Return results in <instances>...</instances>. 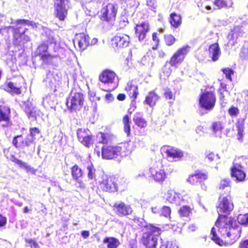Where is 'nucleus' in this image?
Returning a JSON list of instances; mask_svg holds the SVG:
<instances>
[{"instance_id":"obj_1","label":"nucleus","mask_w":248,"mask_h":248,"mask_svg":"<svg viewBox=\"0 0 248 248\" xmlns=\"http://www.w3.org/2000/svg\"><path fill=\"white\" fill-rule=\"evenodd\" d=\"M228 215L219 213L215 223L222 239L217 236L215 227L211 230V239L220 246L232 245L241 237V228L236 224L233 217Z\"/></svg>"},{"instance_id":"obj_2","label":"nucleus","mask_w":248,"mask_h":248,"mask_svg":"<svg viewBox=\"0 0 248 248\" xmlns=\"http://www.w3.org/2000/svg\"><path fill=\"white\" fill-rule=\"evenodd\" d=\"M162 232L161 228L151 223L147 224L142 229L140 243L145 248H156L158 238Z\"/></svg>"},{"instance_id":"obj_3","label":"nucleus","mask_w":248,"mask_h":248,"mask_svg":"<svg viewBox=\"0 0 248 248\" xmlns=\"http://www.w3.org/2000/svg\"><path fill=\"white\" fill-rule=\"evenodd\" d=\"M132 152L130 145L127 142L121 143L118 145H104L101 148L102 158L113 160L119 156H126Z\"/></svg>"},{"instance_id":"obj_4","label":"nucleus","mask_w":248,"mask_h":248,"mask_svg":"<svg viewBox=\"0 0 248 248\" xmlns=\"http://www.w3.org/2000/svg\"><path fill=\"white\" fill-rule=\"evenodd\" d=\"M57 41L53 37H49L46 41V43H42L37 47L35 53L36 56L39 57L40 60L46 64H49L53 59L60 58L61 55L58 51L57 54H51L48 52V45H56Z\"/></svg>"},{"instance_id":"obj_5","label":"nucleus","mask_w":248,"mask_h":248,"mask_svg":"<svg viewBox=\"0 0 248 248\" xmlns=\"http://www.w3.org/2000/svg\"><path fill=\"white\" fill-rule=\"evenodd\" d=\"M16 26H14L13 33V42L16 45L19 46L21 43H26L31 41L30 37L26 34L28 29L26 28L21 31V26L18 25H28L32 26L33 22L28 19H18L15 22Z\"/></svg>"},{"instance_id":"obj_6","label":"nucleus","mask_w":248,"mask_h":248,"mask_svg":"<svg viewBox=\"0 0 248 248\" xmlns=\"http://www.w3.org/2000/svg\"><path fill=\"white\" fill-rule=\"evenodd\" d=\"M84 101L85 96L82 93L73 90L67 98L66 104L70 112H76L81 109Z\"/></svg>"},{"instance_id":"obj_7","label":"nucleus","mask_w":248,"mask_h":248,"mask_svg":"<svg viewBox=\"0 0 248 248\" xmlns=\"http://www.w3.org/2000/svg\"><path fill=\"white\" fill-rule=\"evenodd\" d=\"M117 11L118 9L115 4L110 2L103 4L99 12V17L103 22L112 24L116 19Z\"/></svg>"},{"instance_id":"obj_8","label":"nucleus","mask_w":248,"mask_h":248,"mask_svg":"<svg viewBox=\"0 0 248 248\" xmlns=\"http://www.w3.org/2000/svg\"><path fill=\"white\" fill-rule=\"evenodd\" d=\"M245 159H246L242 157H238L232 163L230 168V175L237 182H244L246 180V173L243 166V162Z\"/></svg>"},{"instance_id":"obj_9","label":"nucleus","mask_w":248,"mask_h":248,"mask_svg":"<svg viewBox=\"0 0 248 248\" xmlns=\"http://www.w3.org/2000/svg\"><path fill=\"white\" fill-rule=\"evenodd\" d=\"M216 100L215 92L206 91L201 94L199 104L200 106L205 110H212L215 108Z\"/></svg>"},{"instance_id":"obj_10","label":"nucleus","mask_w":248,"mask_h":248,"mask_svg":"<svg viewBox=\"0 0 248 248\" xmlns=\"http://www.w3.org/2000/svg\"><path fill=\"white\" fill-rule=\"evenodd\" d=\"M231 190L229 194L222 198H219L218 204L217 206L218 213H223L225 215H230L234 209V205L232 201V197L230 194Z\"/></svg>"},{"instance_id":"obj_11","label":"nucleus","mask_w":248,"mask_h":248,"mask_svg":"<svg viewBox=\"0 0 248 248\" xmlns=\"http://www.w3.org/2000/svg\"><path fill=\"white\" fill-rule=\"evenodd\" d=\"M188 46H184L178 49L171 56L169 63L171 66L178 68L183 62L189 51Z\"/></svg>"},{"instance_id":"obj_12","label":"nucleus","mask_w":248,"mask_h":248,"mask_svg":"<svg viewBox=\"0 0 248 248\" xmlns=\"http://www.w3.org/2000/svg\"><path fill=\"white\" fill-rule=\"evenodd\" d=\"M98 189L99 191L114 193L118 190L117 184L114 177L106 176L99 183Z\"/></svg>"},{"instance_id":"obj_13","label":"nucleus","mask_w":248,"mask_h":248,"mask_svg":"<svg viewBox=\"0 0 248 248\" xmlns=\"http://www.w3.org/2000/svg\"><path fill=\"white\" fill-rule=\"evenodd\" d=\"M78 140L84 146L90 148L94 143L93 136L88 128H79L77 132Z\"/></svg>"},{"instance_id":"obj_14","label":"nucleus","mask_w":248,"mask_h":248,"mask_svg":"<svg viewBox=\"0 0 248 248\" xmlns=\"http://www.w3.org/2000/svg\"><path fill=\"white\" fill-rule=\"evenodd\" d=\"M12 144L16 148L21 149L26 147L29 148L31 145H33V150H34L35 142L33 141V139H30L29 135L24 137L22 134H20L13 137Z\"/></svg>"},{"instance_id":"obj_15","label":"nucleus","mask_w":248,"mask_h":248,"mask_svg":"<svg viewBox=\"0 0 248 248\" xmlns=\"http://www.w3.org/2000/svg\"><path fill=\"white\" fill-rule=\"evenodd\" d=\"M208 179V174L207 172L197 170L195 171L194 173L189 175L187 179V181L193 185L199 183L202 188L205 189L206 186H205L204 182Z\"/></svg>"},{"instance_id":"obj_16","label":"nucleus","mask_w":248,"mask_h":248,"mask_svg":"<svg viewBox=\"0 0 248 248\" xmlns=\"http://www.w3.org/2000/svg\"><path fill=\"white\" fill-rule=\"evenodd\" d=\"M112 208L115 214L120 217H127L131 215L133 210L130 205L126 204L124 202H115L112 205Z\"/></svg>"},{"instance_id":"obj_17","label":"nucleus","mask_w":248,"mask_h":248,"mask_svg":"<svg viewBox=\"0 0 248 248\" xmlns=\"http://www.w3.org/2000/svg\"><path fill=\"white\" fill-rule=\"evenodd\" d=\"M129 42V36L126 34L120 32L117 33L111 39L112 46L117 49L127 47Z\"/></svg>"},{"instance_id":"obj_18","label":"nucleus","mask_w":248,"mask_h":248,"mask_svg":"<svg viewBox=\"0 0 248 248\" xmlns=\"http://www.w3.org/2000/svg\"><path fill=\"white\" fill-rule=\"evenodd\" d=\"M23 81L22 78L19 77L15 81L8 82L6 84V92L12 95L20 94L22 88L21 84L23 83Z\"/></svg>"},{"instance_id":"obj_19","label":"nucleus","mask_w":248,"mask_h":248,"mask_svg":"<svg viewBox=\"0 0 248 248\" xmlns=\"http://www.w3.org/2000/svg\"><path fill=\"white\" fill-rule=\"evenodd\" d=\"M71 176L73 180L80 187H84L83 179L84 178V172L82 168L77 164H74L70 168Z\"/></svg>"},{"instance_id":"obj_20","label":"nucleus","mask_w":248,"mask_h":248,"mask_svg":"<svg viewBox=\"0 0 248 248\" xmlns=\"http://www.w3.org/2000/svg\"><path fill=\"white\" fill-rule=\"evenodd\" d=\"M135 34L140 41L143 40L150 31V25L148 22L144 21L137 24L135 27Z\"/></svg>"},{"instance_id":"obj_21","label":"nucleus","mask_w":248,"mask_h":248,"mask_svg":"<svg viewBox=\"0 0 248 248\" xmlns=\"http://www.w3.org/2000/svg\"><path fill=\"white\" fill-rule=\"evenodd\" d=\"M75 42L77 43L78 47L82 50L92 45V41L89 35L83 32L76 34Z\"/></svg>"},{"instance_id":"obj_22","label":"nucleus","mask_w":248,"mask_h":248,"mask_svg":"<svg viewBox=\"0 0 248 248\" xmlns=\"http://www.w3.org/2000/svg\"><path fill=\"white\" fill-rule=\"evenodd\" d=\"M117 78L116 74L113 71L106 69L104 70L99 75V80L104 83H112Z\"/></svg>"},{"instance_id":"obj_23","label":"nucleus","mask_w":248,"mask_h":248,"mask_svg":"<svg viewBox=\"0 0 248 248\" xmlns=\"http://www.w3.org/2000/svg\"><path fill=\"white\" fill-rule=\"evenodd\" d=\"M11 110L10 108L5 105H0V122H5L7 126L12 125L10 121Z\"/></svg>"},{"instance_id":"obj_24","label":"nucleus","mask_w":248,"mask_h":248,"mask_svg":"<svg viewBox=\"0 0 248 248\" xmlns=\"http://www.w3.org/2000/svg\"><path fill=\"white\" fill-rule=\"evenodd\" d=\"M125 90L130 98L135 101L139 94L138 87L132 81L127 82Z\"/></svg>"},{"instance_id":"obj_25","label":"nucleus","mask_w":248,"mask_h":248,"mask_svg":"<svg viewBox=\"0 0 248 248\" xmlns=\"http://www.w3.org/2000/svg\"><path fill=\"white\" fill-rule=\"evenodd\" d=\"M11 161L17 164L20 168L25 169L28 173L35 174L37 171V169L32 167L27 163L24 162L22 160L17 158L14 155L12 156Z\"/></svg>"},{"instance_id":"obj_26","label":"nucleus","mask_w":248,"mask_h":248,"mask_svg":"<svg viewBox=\"0 0 248 248\" xmlns=\"http://www.w3.org/2000/svg\"><path fill=\"white\" fill-rule=\"evenodd\" d=\"M159 98L160 96L156 92L155 90H152L148 92L144 102L146 105L153 107L156 105Z\"/></svg>"},{"instance_id":"obj_27","label":"nucleus","mask_w":248,"mask_h":248,"mask_svg":"<svg viewBox=\"0 0 248 248\" xmlns=\"http://www.w3.org/2000/svg\"><path fill=\"white\" fill-rule=\"evenodd\" d=\"M227 85L224 83L221 82L219 85V87L218 89V92L219 93V100L220 105L222 107L226 106L227 102L225 99V93L230 95V92L227 90Z\"/></svg>"},{"instance_id":"obj_28","label":"nucleus","mask_w":248,"mask_h":248,"mask_svg":"<svg viewBox=\"0 0 248 248\" xmlns=\"http://www.w3.org/2000/svg\"><path fill=\"white\" fill-rule=\"evenodd\" d=\"M182 16L181 14L172 12L170 15L169 23L174 28H178L182 24Z\"/></svg>"},{"instance_id":"obj_29","label":"nucleus","mask_w":248,"mask_h":248,"mask_svg":"<svg viewBox=\"0 0 248 248\" xmlns=\"http://www.w3.org/2000/svg\"><path fill=\"white\" fill-rule=\"evenodd\" d=\"M208 52L211 56L212 61L216 62L218 60L220 55V50L218 43L216 42L211 45L209 47Z\"/></svg>"},{"instance_id":"obj_30","label":"nucleus","mask_w":248,"mask_h":248,"mask_svg":"<svg viewBox=\"0 0 248 248\" xmlns=\"http://www.w3.org/2000/svg\"><path fill=\"white\" fill-rule=\"evenodd\" d=\"M55 14L57 17L61 21H63L66 17L67 10L65 5H60L58 4H54Z\"/></svg>"},{"instance_id":"obj_31","label":"nucleus","mask_w":248,"mask_h":248,"mask_svg":"<svg viewBox=\"0 0 248 248\" xmlns=\"http://www.w3.org/2000/svg\"><path fill=\"white\" fill-rule=\"evenodd\" d=\"M245 119L242 118L237 120L236 126L237 131V139L240 142L244 140Z\"/></svg>"},{"instance_id":"obj_32","label":"nucleus","mask_w":248,"mask_h":248,"mask_svg":"<svg viewBox=\"0 0 248 248\" xmlns=\"http://www.w3.org/2000/svg\"><path fill=\"white\" fill-rule=\"evenodd\" d=\"M165 153L168 157L172 158L180 159L183 156L182 151L173 147L167 149Z\"/></svg>"},{"instance_id":"obj_33","label":"nucleus","mask_w":248,"mask_h":248,"mask_svg":"<svg viewBox=\"0 0 248 248\" xmlns=\"http://www.w3.org/2000/svg\"><path fill=\"white\" fill-rule=\"evenodd\" d=\"M103 243L107 244L108 248H117L120 245L119 240L113 237H106Z\"/></svg>"},{"instance_id":"obj_34","label":"nucleus","mask_w":248,"mask_h":248,"mask_svg":"<svg viewBox=\"0 0 248 248\" xmlns=\"http://www.w3.org/2000/svg\"><path fill=\"white\" fill-rule=\"evenodd\" d=\"M180 198V194L173 190H169L167 192L166 200L170 203H177Z\"/></svg>"},{"instance_id":"obj_35","label":"nucleus","mask_w":248,"mask_h":248,"mask_svg":"<svg viewBox=\"0 0 248 248\" xmlns=\"http://www.w3.org/2000/svg\"><path fill=\"white\" fill-rule=\"evenodd\" d=\"M24 111L27 114L28 118H36L37 113L35 108L31 104H28L25 105Z\"/></svg>"},{"instance_id":"obj_36","label":"nucleus","mask_w":248,"mask_h":248,"mask_svg":"<svg viewBox=\"0 0 248 248\" xmlns=\"http://www.w3.org/2000/svg\"><path fill=\"white\" fill-rule=\"evenodd\" d=\"M122 122L124 124V131L127 136H130L131 135V122L129 116L128 115H124L123 118Z\"/></svg>"},{"instance_id":"obj_37","label":"nucleus","mask_w":248,"mask_h":248,"mask_svg":"<svg viewBox=\"0 0 248 248\" xmlns=\"http://www.w3.org/2000/svg\"><path fill=\"white\" fill-rule=\"evenodd\" d=\"M14 26H3L0 28V34L5 38L8 39L11 36V32L13 33Z\"/></svg>"},{"instance_id":"obj_38","label":"nucleus","mask_w":248,"mask_h":248,"mask_svg":"<svg viewBox=\"0 0 248 248\" xmlns=\"http://www.w3.org/2000/svg\"><path fill=\"white\" fill-rule=\"evenodd\" d=\"M152 177L155 181L160 182L166 179L167 175L164 170H159L156 171L155 174H152Z\"/></svg>"},{"instance_id":"obj_39","label":"nucleus","mask_w":248,"mask_h":248,"mask_svg":"<svg viewBox=\"0 0 248 248\" xmlns=\"http://www.w3.org/2000/svg\"><path fill=\"white\" fill-rule=\"evenodd\" d=\"M191 212L192 209L188 205L183 206L178 210V213L181 217H188Z\"/></svg>"},{"instance_id":"obj_40","label":"nucleus","mask_w":248,"mask_h":248,"mask_svg":"<svg viewBox=\"0 0 248 248\" xmlns=\"http://www.w3.org/2000/svg\"><path fill=\"white\" fill-rule=\"evenodd\" d=\"M143 219L138 217H135L132 219L131 226L134 229H138L143 226Z\"/></svg>"},{"instance_id":"obj_41","label":"nucleus","mask_w":248,"mask_h":248,"mask_svg":"<svg viewBox=\"0 0 248 248\" xmlns=\"http://www.w3.org/2000/svg\"><path fill=\"white\" fill-rule=\"evenodd\" d=\"M135 124L140 128H143L147 126V122L143 118L137 117L133 119Z\"/></svg>"},{"instance_id":"obj_42","label":"nucleus","mask_w":248,"mask_h":248,"mask_svg":"<svg viewBox=\"0 0 248 248\" xmlns=\"http://www.w3.org/2000/svg\"><path fill=\"white\" fill-rule=\"evenodd\" d=\"M98 134L100 135L101 138V140L99 141V143L104 144V145L108 144L109 140L113 137V135L110 133L100 132Z\"/></svg>"},{"instance_id":"obj_43","label":"nucleus","mask_w":248,"mask_h":248,"mask_svg":"<svg viewBox=\"0 0 248 248\" xmlns=\"http://www.w3.org/2000/svg\"><path fill=\"white\" fill-rule=\"evenodd\" d=\"M164 40L166 45L168 46L173 45L176 41L174 36L171 34H165L164 35Z\"/></svg>"},{"instance_id":"obj_44","label":"nucleus","mask_w":248,"mask_h":248,"mask_svg":"<svg viewBox=\"0 0 248 248\" xmlns=\"http://www.w3.org/2000/svg\"><path fill=\"white\" fill-rule=\"evenodd\" d=\"M239 224L244 226H248V213L244 214H239L237 217Z\"/></svg>"},{"instance_id":"obj_45","label":"nucleus","mask_w":248,"mask_h":248,"mask_svg":"<svg viewBox=\"0 0 248 248\" xmlns=\"http://www.w3.org/2000/svg\"><path fill=\"white\" fill-rule=\"evenodd\" d=\"M163 95L166 100H171L174 101L175 99V93L173 92L170 88L164 89Z\"/></svg>"},{"instance_id":"obj_46","label":"nucleus","mask_w":248,"mask_h":248,"mask_svg":"<svg viewBox=\"0 0 248 248\" xmlns=\"http://www.w3.org/2000/svg\"><path fill=\"white\" fill-rule=\"evenodd\" d=\"M221 71L225 75L226 78L230 81H232V76L234 75V70L230 68L226 67L221 69Z\"/></svg>"},{"instance_id":"obj_47","label":"nucleus","mask_w":248,"mask_h":248,"mask_svg":"<svg viewBox=\"0 0 248 248\" xmlns=\"http://www.w3.org/2000/svg\"><path fill=\"white\" fill-rule=\"evenodd\" d=\"M231 181L230 178L222 179L220 181V183L218 186V189L219 190H222L226 187H230V189H231Z\"/></svg>"},{"instance_id":"obj_48","label":"nucleus","mask_w":248,"mask_h":248,"mask_svg":"<svg viewBox=\"0 0 248 248\" xmlns=\"http://www.w3.org/2000/svg\"><path fill=\"white\" fill-rule=\"evenodd\" d=\"M87 176L89 179L93 180L95 178V171L96 170L94 168V166L93 164L89 165L87 167Z\"/></svg>"},{"instance_id":"obj_49","label":"nucleus","mask_w":248,"mask_h":248,"mask_svg":"<svg viewBox=\"0 0 248 248\" xmlns=\"http://www.w3.org/2000/svg\"><path fill=\"white\" fill-rule=\"evenodd\" d=\"M211 128L213 132L216 133L217 131H221L224 128V126L221 122H214L212 123Z\"/></svg>"},{"instance_id":"obj_50","label":"nucleus","mask_w":248,"mask_h":248,"mask_svg":"<svg viewBox=\"0 0 248 248\" xmlns=\"http://www.w3.org/2000/svg\"><path fill=\"white\" fill-rule=\"evenodd\" d=\"M228 112L231 117H235L239 114V109L237 107L232 105L228 109Z\"/></svg>"},{"instance_id":"obj_51","label":"nucleus","mask_w":248,"mask_h":248,"mask_svg":"<svg viewBox=\"0 0 248 248\" xmlns=\"http://www.w3.org/2000/svg\"><path fill=\"white\" fill-rule=\"evenodd\" d=\"M30 132V139H33V141H35V137L37 134H40L41 133L40 129L37 127H31L29 129Z\"/></svg>"},{"instance_id":"obj_52","label":"nucleus","mask_w":248,"mask_h":248,"mask_svg":"<svg viewBox=\"0 0 248 248\" xmlns=\"http://www.w3.org/2000/svg\"><path fill=\"white\" fill-rule=\"evenodd\" d=\"M171 209L169 206H163L161 210V215L166 217H170Z\"/></svg>"},{"instance_id":"obj_53","label":"nucleus","mask_w":248,"mask_h":248,"mask_svg":"<svg viewBox=\"0 0 248 248\" xmlns=\"http://www.w3.org/2000/svg\"><path fill=\"white\" fill-rule=\"evenodd\" d=\"M158 34L157 32H153L152 34V40L155 43V45L152 46L153 50L157 49L159 45L160 40L158 37Z\"/></svg>"},{"instance_id":"obj_54","label":"nucleus","mask_w":248,"mask_h":248,"mask_svg":"<svg viewBox=\"0 0 248 248\" xmlns=\"http://www.w3.org/2000/svg\"><path fill=\"white\" fill-rule=\"evenodd\" d=\"M214 4L217 7L218 9L227 6V2L224 0H215Z\"/></svg>"},{"instance_id":"obj_55","label":"nucleus","mask_w":248,"mask_h":248,"mask_svg":"<svg viewBox=\"0 0 248 248\" xmlns=\"http://www.w3.org/2000/svg\"><path fill=\"white\" fill-rule=\"evenodd\" d=\"M26 243L29 244L31 248H39V246L38 243L33 239H27L25 240Z\"/></svg>"},{"instance_id":"obj_56","label":"nucleus","mask_w":248,"mask_h":248,"mask_svg":"<svg viewBox=\"0 0 248 248\" xmlns=\"http://www.w3.org/2000/svg\"><path fill=\"white\" fill-rule=\"evenodd\" d=\"M7 224V218L6 217L0 214V228L4 227Z\"/></svg>"},{"instance_id":"obj_57","label":"nucleus","mask_w":248,"mask_h":248,"mask_svg":"<svg viewBox=\"0 0 248 248\" xmlns=\"http://www.w3.org/2000/svg\"><path fill=\"white\" fill-rule=\"evenodd\" d=\"M239 248H248V239L242 240L239 244Z\"/></svg>"},{"instance_id":"obj_58","label":"nucleus","mask_w":248,"mask_h":248,"mask_svg":"<svg viewBox=\"0 0 248 248\" xmlns=\"http://www.w3.org/2000/svg\"><path fill=\"white\" fill-rule=\"evenodd\" d=\"M105 100L108 103H110L114 100V98L111 93H108L106 94L105 97Z\"/></svg>"},{"instance_id":"obj_59","label":"nucleus","mask_w":248,"mask_h":248,"mask_svg":"<svg viewBox=\"0 0 248 248\" xmlns=\"http://www.w3.org/2000/svg\"><path fill=\"white\" fill-rule=\"evenodd\" d=\"M206 158L209 161L211 162L214 161L217 158V156L215 153L211 152L207 155Z\"/></svg>"},{"instance_id":"obj_60","label":"nucleus","mask_w":248,"mask_h":248,"mask_svg":"<svg viewBox=\"0 0 248 248\" xmlns=\"http://www.w3.org/2000/svg\"><path fill=\"white\" fill-rule=\"evenodd\" d=\"M197 229V227L194 224H190L188 227V231L189 232H194Z\"/></svg>"},{"instance_id":"obj_61","label":"nucleus","mask_w":248,"mask_h":248,"mask_svg":"<svg viewBox=\"0 0 248 248\" xmlns=\"http://www.w3.org/2000/svg\"><path fill=\"white\" fill-rule=\"evenodd\" d=\"M89 235H90V232H89V231L85 230V231H82L81 232L82 236L85 239L87 238L89 236Z\"/></svg>"},{"instance_id":"obj_62","label":"nucleus","mask_w":248,"mask_h":248,"mask_svg":"<svg viewBox=\"0 0 248 248\" xmlns=\"http://www.w3.org/2000/svg\"><path fill=\"white\" fill-rule=\"evenodd\" d=\"M125 95L124 93H119L117 96V99L119 101H124L125 99Z\"/></svg>"},{"instance_id":"obj_63","label":"nucleus","mask_w":248,"mask_h":248,"mask_svg":"<svg viewBox=\"0 0 248 248\" xmlns=\"http://www.w3.org/2000/svg\"><path fill=\"white\" fill-rule=\"evenodd\" d=\"M146 176V174L145 173L144 171H141L140 172V173H139L138 174H137L136 176H135V178L137 179H139V178H145Z\"/></svg>"},{"instance_id":"obj_64","label":"nucleus","mask_w":248,"mask_h":248,"mask_svg":"<svg viewBox=\"0 0 248 248\" xmlns=\"http://www.w3.org/2000/svg\"><path fill=\"white\" fill-rule=\"evenodd\" d=\"M54 4H58L60 5H65L64 0H56V2H55Z\"/></svg>"}]
</instances>
